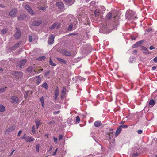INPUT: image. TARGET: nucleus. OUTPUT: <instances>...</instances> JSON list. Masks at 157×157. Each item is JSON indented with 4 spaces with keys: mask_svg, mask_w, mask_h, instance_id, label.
<instances>
[{
    "mask_svg": "<svg viewBox=\"0 0 157 157\" xmlns=\"http://www.w3.org/2000/svg\"><path fill=\"white\" fill-rule=\"evenodd\" d=\"M12 74L17 78H21L23 75V73L22 72L18 71L13 72H12Z\"/></svg>",
    "mask_w": 157,
    "mask_h": 157,
    "instance_id": "obj_1",
    "label": "nucleus"
},
{
    "mask_svg": "<svg viewBox=\"0 0 157 157\" xmlns=\"http://www.w3.org/2000/svg\"><path fill=\"white\" fill-rule=\"evenodd\" d=\"M26 62V59L22 60L21 61H19L17 63L16 67H18L20 68H21L22 66L25 65Z\"/></svg>",
    "mask_w": 157,
    "mask_h": 157,
    "instance_id": "obj_2",
    "label": "nucleus"
},
{
    "mask_svg": "<svg viewBox=\"0 0 157 157\" xmlns=\"http://www.w3.org/2000/svg\"><path fill=\"white\" fill-rule=\"evenodd\" d=\"M120 17L119 14L117 13L115 14V15L113 16V19H114L115 25L117 26L118 25L119 21V18Z\"/></svg>",
    "mask_w": 157,
    "mask_h": 157,
    "instance_id": "obj_3",
    "label": "nucleus"
},
{
    "mask_svg": "<svg viewBox=\"0 0 157 157\" xmlns=\"http://www.w3.org/2000/svg\"><path fill=\"white\" fill-rule=\"evenodd\" d=\"M11 102L12 103H18L20 101L17 97L13 96L11 98Z\"/></svg>",
    "mask_w": 157,
    "mask_h": 157,
    "instance_id": "obj_4",
    "label": "nucleus"
},
{
    "mask_svg": "<svg viewBox=\"0 0 157 157\" xmlns=\"http://www.w3.org/2000/svg\"><path fill=\"white\" fill-rule=\"evenodd\" d=\"M17 12V10L16 9H13L10 12L9 15L11 17H15L16 16V14Z\"/></svg>",
    "mask_w": 157,
    "mask_h": 157,
    "instance_id": "obj_5",
    "label": "nucleus"
},
{
    "mask_svg": "<svg viewBox=\"0 0 157 157\" xmlns=\"http://www.w3.org/2000/svg\"><path fill=\"white\" fill-rule=\"evenodd\" d=\"M55 37L53 35L51 34L49 37L48 40V43L49 44H52L54 41Z\"/></svg>",
    "mask_w": 157,
    "mask_h": 157,
    "instance_id": "obj_6",
    "label": "nucleus"
},
{
    "mask_svg": "<svg viewBox=\"0 0 157 157\" xmlns=\"http://www.w3.org/2000/svg\"><path fill=\"white\" fill-rule=\"evenodd\" d=\"M61 52L63 55L67 56H70L71 54V52L69 51H67L64 49H62Z\"/></svg>",
    "mask_w": 157,
    "mask_h": 157,
    "instance_id": "obj_7",
    "label": "nucleus"
},
{
    "mask_svg": "<svg viewBox=\"0 0 157 157\" xmlns=\"http://www.w3.org/2000/svg\"><path fill=\"white\" fill-rule=\"evenodd\" d=\"M34 68V66H30L27 69V71L31 74H35V71Z\"/></svg>",
    "mask_w": 157,
    "mask_h": 157,
    "instance_id": "obj_8",
    "label": "nucleus"
},
{
    "mask_svg": "<svg viewBox=\"0 0 157 157\" xmlns=\"http://www.w3.org/2000/svg\"><path fill=\"white\" fill-rule=\"evenodd\" d=\"M25 8L32 15H34V13L33 11L30 6L28 5H26L25 6Z\"/></svg>",
    "mask_w": 157,
    "mask_h": 157,
    "instance_id": "obj_9",
    "label": "nucleus"
},
{
    "mask_svg": "<svg viewBox=\"0 0 157 157\" xmlns=\"http://www.w3.org/2000/svg\"><path fill=\"white\" fill-rule=\"evenodd\" d=\"M16 29L17 31L15 33L14 36L16 39H18L20 36L21 33L18 28H17Z\"/></svg>",
    "mask_w": 157,
    "mask_h": 157,
    "instance_id": "obj_10",
    "label": "nucleus"
},
{
    "mask_svg": "<svg viewBox=\"0 0 157 157\" xmlns=\"http://www.w3.org/2000/svg\"><path fill=\"white\" fill-rule=\"evenodd\" d=\"M110 131L107 133V134L109 136L108 138L110 139L112 138H113L114 134V132L113 131V129H110Z\"/></svg>",
    "mask_w": 157,
    "mask_h": 157,
    "instance_id": "obj_11",
    "label": "nucleus"
},
{
    "mask_svg": "<svg viewBox=\"0 0 157 157\" xmlns=\"http://www.w3.org/2000/svg\"><path fill=\"white\" fill-rule=\"evenodd\" d=\"M35 74H39L40 72L41 71H42L43 70V69L41 66H39L35 68Z\"/></svg>",
    "mask_w": 157,
    "mask_h": 157,
    "instance_id": "obj_12",
    "label": "nucleus"
},
{
    "mask_svg": "<svg viewBox=\"0 0 157 157\" xmlns=\"http://www.w3.org/2000/svg\"><path fill=\"white\" fill-rule=\"evenodd\" d=\"M59 94V90L58 87H57L54 91V98L55 100H57Z\"/></svg>",
    "mask_w": 157,
    "mask_h": 157,
    "instance_id": "obj_13",
    "label": "nucleus"
},
{
    "mask_svg": "<svg viewBox=\"0 0 157 157\" xmlns=\"http://www.w3.org/2000/svg\"><path fill=\"white\" fill-rule=\"evenodd\" d=\"M42 20H38L35 21L33 22L32 25L33 26H38L39 25L42 23Z\"/></svg>",
    "mask_w": 157,
    "mask_h": 157,
    "instance_id": "obj_14",
    "label": "nucleus"
},
{
    "mask_svg": "<svg viewBox=\"0 0 157 157\" xmlns=\"http://www.w3.org/2000/svg\"><path fill=\"white\" fill-rule=\"evenodd\" d=\"M15 126L14 125L8 128L6 131L5 133L7 132H10L13 131L15 129Z\"/></svg>",
    "mask_w": 157,
    "mask_h": 157,
    "instance_id": "obj_15",
    "label": "nucleus"
},
{
    "mask_svg": "<svg viewBox=\"0 0 157 157\" xmlns=\"http://www.w3.org/2000/svg\"><path fill=\"white\" fill-rule=\"evenodd\" d=\"M56 5L60 9L63 8L64 6L63 3L61 2H57L56 3Z\"/></svg>",
    "mask_w": 157,
    "mask_h": 157,
    "instance_id": "obj_16",
    "label": "nucleus"
},
{
    "mask_svg": "<svg viewBox=\"0 0 157 157\" xmlns=\"http://www.w3.org/2000/svg\"><path fill=\"white\" fill-rule=\"evenodd\" d=\"M94 124L95 127H98L102 125V124L101 123V121H96L94 122Z\"/></svg>",
    "mask_w": 157,
    "mask_h": 157,
    "instance_id": "obj_17",
    "label": "nucleus"
},
{
    "mask_svg": "<svg viewBox=\"0 0 157 157\" xmlns=\"http://www.w3.org/2000/svg\"><path fill=\"white\" fill-rule=\"evenodd\" d=\"M35 140V139L30 136H28L26 138L25 141L27 142H31L32 141H33Z\"/></svg>",
    "mask_w": 157,
    "mask_h": 157,
    "instance_id": "obj_18",
    "label": "nucleus"
},
{
    "mask_svg": "<svg viewBox=\"0 0 157 157\" xmlns=\"http://www.w3.org/2000/svg\"><path fill=\"white\" fill-rule=\"evenodd\" d=\"M112 16V14L111 12H109L105 17V19L107 20H109L111 18Z\"/></svg>",
    "mask_w": 157,
    "mask_h": 157,
    "instance_id": "obj_19",
    "label": "nucleus"
},
{
    "mask_svg": "<svg viewBox=\"0 0 157 157\" xmlns=\"http://www.w3.org/2000/svg\"><path fill=\"white\" fill-rule=\"evenodd\" d=\"M121 130L122 129L120 127H119L116 132L115 134L116 137H117L118 135H119Z\"/></svg>",
    "mask_w": 157,
    "mask_h": 157,
    "instance_id": "obj_20",
    "label": "nucleus"
},
{
    "mask_svg": "<svg viewBox=\"0 0 157 157\" xmlns=\"http://www.w3.org/2000/svg\"><path fill=\"white\" fill-rule=\"evenodd\" d=\"M57 60L61 63H66V61L64 60V59L59 58H57Z\"/></svg>",
    "mask_w": 157,
    "mask_h": 157,
    "instance_id": "obj_21",
    "label": "nucleus"
},
{
    "mask_svg": "<svg viewBox=\"0 0 157 157\" xmlns=\"http://www.w3.org/2000/svg\"><path fill=\"white\" fill-rule=\"evenodd\" d=\"M155 104V101L153 99L151 100L149 102V105L151 106V107H152Z\"/></svg>",
    "mask_w": 157,
    "mask_h": 157,
    "instance_id": "obj_22",
    "label": "nucleus"
},
{
    "mask_svg": "<svg viewBox=\"0 0 157 157\" xmlns=\"http://www.w3.org/2000/svg\"><path fill=\"white\" fill-rule=\"evenodd\" d=\"M142 41L137 42L133 45V47L136 48L140 46L142 44Z\"/></svg>",
    "mask_w": 157,
    "mask_h": 157,
    "instance_id": "obj_23",
    "label": "nucleus"
},
{
    "mask_svg": "<svg viewBox=\"0 0 157 157\" xmlns=\"http://www.w3.org/2000/svg\"><path fill=\"white\" fill-rule=\"evenodd\" d=\"M55 124V121L54 120H52L51 121H50L49 123L48 124L51 127H54V126Z\"/></svg>",
    "mask_w": 157,
    "mask_h": 157,
    "instance_id": "obj_24",
    "label": "nucleus"
},
{
    "mask_svg": "<svg viewBox=\"0 0 157 157\" xmlns=\"http://www.w3.org/2000/svg\"><path fill=\"white\" fill-rule=\"evenodd\" d=\"M49 63V64L52 66H55L56 65V64L53 62L51 58H50Z\"/></svg>",
    "mask_w": 157,
    "mask_h": 157,
    "instance_id": "obj_25",
    "label": "nucleus"
},
{
    "mask_svg": "<svg viewBox=\"0 0 157 157\" xmlns=\"http://www.w3.org/2000/svg\"><path fill=\"white\" fill-rule=\"evenodd\" d=\"M5 110V107L2 105L0 104V112H3Z\"/></svg>",
    "mask_w": 157,
    "mask_h": 157,
    "instance_id": "obj_26",
    "label": "nucleus"
},
{
    "mask_svg": "<svg viewBox=\"0 0 157 157\" xmlns=\"http://www.w3.org/2000/svg\"><path fill=\"white\" fill-rule=\"evenodd\" d=\"M67 89L65 86H63L62 90L61 93L63 95H64L66 92Z\"/></svg>",
    "mask_w": 157,
    "mask_h": 157,
    "instance_id": "obj_27",
    "label": "nucleus"
},
{
    "mask_svg": "<svg viewBox=\"0 0 157 157\" xmlns=\"http://www.w3.org/2000/svg\"><path fill=\"white\" fill-rule=\"evenodd\" d=\"M35 123L36 125L37 128V129L38 128L40 124V121L38 120H35Z\"/></svg>",
    "mask_w": 157,
    "mask_h": 157,
    "instance_id": "obj_28",
    "label": "nucleus"
},
{
    "mask_svg": "<svg viewBox=\"0 0 157 157\" xmlns=\"http://www.w3.org/2000/svg\"><path fill=\"white\" fill-rule=\"evenodd\" d=\"M94 14L96 17L98 16L99 15V12L98 10H96L94 11Z\"/></svg>",
    "mask_w": 157,
    "mask_h": 157,
    "instance_id": "obj_29",
    "label": "nucleus"
},
{
    "mask_svg": "<svg viewBox=\"0 0 157 157\" xmlns=\"http://www.w3.org/2000/svg\"><path fill=\"white\" fill-rule=\"evenodd\" d=\"M58 25V23L57 22L55 23L50 28V29H52L55 28L57 25Z\"/></svg>",
    "mask_w": 157,
    "mask_h": 157,
    "instance_id": "obj_30",
    "label": "nucleus"
},
{
    "mask_svg": "<svg viewBox=\"0 0 157 157\" xmlns=\"http://www.w3.org/2000/svg\"><path fill=\"white\" fill-rule=\"evenodd\" d=\"M143 52L146 54H149V52H147L148 50L147 48L144 47H143Z\"/></svg>",
    "mask_w": 157,
    "mask_h": 157,
    "instance_id": "obj_31",
    "label": "nucleus"
},
{
    "mask_svg": "<svg viewBox=\"0 0 157 157\" xmlns=\"http://www.w3.org/2000/svg\"><path fill=\"white\" fill-rule=\"evenodd\" d=\"M42 86L43 88L46 89H47L48 87L47 83L46 82L42 84Z\"/></svg>",
    "mask_w": 157,
    "mask_h": 157,
    "instance_id": "obj_32",
    "label": "nucleus"
},
{
    "mask_svg": "<svg viewBox=\"0 0 157 157\" xmlns=\"http://www.w3.org/2000/svg\"><path fill=\"white\" fill-rule=\"evenodd\" d=\"M73 28V24L71 23L69 25L68 28V30L69 31H71L72 30Z\"/></svg>",
    "mask_w": 157,
    "mask_h": 157,
    "instance_id": "obj_33",
    "label": "nucleus"
},
{
    "mask_svg": "<svg viewBox=\"0 0 157 157\" xmlns=\"http://www.w3.org/2000/svg\"><path fill=\"white\" fill-rule=\"evenodd\" d=\"M45 58V57L44 56H41L37 58L36 60L39 61H41L44 60Z\"/></svg>",
    "mask_w": 157,
    "mask_h": 157,
    "instance_id": "obj_34",
    "label": "nucleus"
},
{
    "mask_svg": "<svg viewBox=\"0 0 157 157\" xmlns=\"http://www.w3.org/2000/svg\"><path fill=\"white\" fill-rule=\"evenodd\" d=\"M17 18L18 20H23L24 18V17L23 15H21L18 17Z\"/></svg>",
    "mask_w": 157,
    "mask_h": 157,
    "instance_id": "obj_35",
    "label": "nucleus"
},
{
    "mask_svg": "<svg viewBox=\"0 0 157 157\" xmlns=\"http://www.w3.org/2000/svg\"><path fill=\"white\" fill-rule=\"evenodd\" d=\"M139 153L137 152H134L132 155V156H136L137 157L139 155Z\"/></svg>",
    "mask_w": 157,
    "mask_h": 157,
    "instance_id": "obj_36",
    "label": "nucleus"
},
{
    "mask_svg": "<svg viewBox=\"0 0 157 157\" xmlns=\"http://www.w3.org/2000/svg\"><path fill=\"white\" fill-rule=\"evenodd\" d=\"M32 133L34 134L36 133V130L35 127L34 126H33L32 128Z\"/></svg>",
    "mask_w": 157,
    "mask_h": 157,
    "instance_id": "obj_37",
    "label": "nucleus"
},
{
    "mask_svg": "<svg viewBox=\"0 0 157 157\" xmlns=\"http://www.w3.org/2000/svg\"><path fill=\"white\" fill-rule=\"evenodd\" d=\"M36 77L38 78V79L36 81V84L37 85H38L40 83V81H41V79L40 77V76H37Z\"/></svg>",
    "mask_w": 157,
    "mask_h": 157,
    "instance_id": "obj_38",
    "label": "nucleus"
},
{
    "mask_svg": "<svg viewBox=\"0 0 157 157\" xmlns=\"http://www.w3.org/2000/svg\"><path fill=\"white\" fill-rule=\"evenodd\" d=\"M21 42H19L15 44V45L13 47L14 48H17L19 46V45L21 44Z\"/></svg>",
    "mask_w": 157,
    "mask_h": 157,
    "instance_id": "obj_39",
    "label": "nucleus"
},
{
    "mask_svg": "<svg viewBox=\"0 0 157 157\" xmlns=\"http://www.w3.org/2000/svg\"><path fill=\"white\" fill-rule=\"evenodd\" d=\"M39 148H40V145L39 144H37L36 147V149L37 152H38L39 151Z\"/></svg>",
    "mask_w": 157,
    "mask_h": 157,
    "instance_id": "obj_40",
    "label": "nucleus"
},
{
    "mask_svg": "<svg viewBox=\"0 0 157 157\" xmlns=\"http://www.w3.org/2000/svg\"><path fill=\"white\" fill-rule=\"evenodd\" d=\"M7 30L6 29H4L1 30V33L3 34H5L7 32Z\"/></svg>",
    "mask_w": 157,
    "mask_h": 157,
    "instance_id": "obj_41",
    "label": "nucleus"
},
{
    "mask_svg": "<svg viewBox=\"0 0 157 157\" xmlns=\"http://www.w3.org/2000/svg\"><path fill=\"white\" fill-rule=\"evenodd\" d=\"M76 122L78 123L80 121V119L79 116H77L76 118Z\"/></svg>",
    "mask_w": 157,
    "mask_h": 157,
    "instance_id": "obj_42",
    "label": "nucleus"
},
{
    "mask_svg": "<svg viewBox=\"0 0 157 157\" xmlns=\"http://www.w3.org/2000/svg\"><path fill=\"white\" fill-rule=\"evenodd\" d=\"M119 127H120L122 129V128H127L128 126L124 125H122L119 126Z\"/></svg>",
    "mask_w": 157,
    "mask_h": 157,
    "instance_id": "obj_43",
    "label": "nucleus"
},
{
    "mask_svg": "<svg viewBox=\"0 0 157 157\" xmlns=\"http://www.w3.org/2000/svg\"><path fill=\"white\" fill-rule=\"evenodd\" d=\"M66 3H69L71 2L72 0H63Z\"/></svg>",
    "mask_w": 157,
    "mask_h": 157,
    "instance_id": "obj_44",
    "label": "nucleus"
},
{
    "mask_svg": "<svg viewBox=\"0 0 157 157\" xmlns=\"http://www.w3.org/2000/svg\"><path fill=\"white\" fill-rule=\"evenodd\" d=\"M63 135H62V134L60 135L59 136V140H62V139L63 138Z\"/></svg>",
    "mask_w": 157,
    "mask_h": 157,
    "instance_id": "obj_45",
    "label": "nucleus"
},
{
    "mask_svg": "<svg viewBox=\"0 0 157 157\" xmlns=\"http://www.w3.org/2000/svg\"><path fill=\"white\" fill-rule=\"evenodd\" d=\"M50 73V71H48L47 72H46L44 74V76H48Z\"/></svg>",
    "mask_w": 157,
    "mask_h": 157,
    "instance_id": "obj_46",
    "label": "nucleus"
},
{
    "mask_svg": "<svg viewBox=\"0 0 157 157\" xmlns=\"http://www.w3.org/2000/svg\"><path fill=\"white\" fill-rule=\"evenodd\" d=\"M53 139H54V142L56 143H57V141H58L57 138H56L55 137H54Z\"/></svg>",
    "mask_w": 157,
    "mask_h": 157,
    "instance_id": "obj_47",
    "label": "nucleus"
},
{
    "mask_svg": "<svg viewBox=\"0 0 157 157\" xmlns=\"http://www.w3.org/2000/svg\"><path fill=\"white\" fill-rule=\"evenodd\" d=\"M137 133L138 134H141L142 133V131L141 130H139L137 131Z\"/></svg>",
    "mask_w": 157,
    "mask_h": 157,
    "instance_id": "obj_48",
    "label": "nucleus"
},
{
    "mask_svg": "<svg viewBox=\"0 0 157 157\" xmlns=\"http://www.w3.org/2000/svg\"><path fill=\"white\" fill-rule=\"evenodd\" d=\"M40 101L41 102L44 101V97L43 96H42L40 98Z\"/></svg>",
    "mask_w": 157,
    "mask_h": 157,
    "instance_id": "obj_49",
    "label": "nucleus"
},
{
    "mask_svg": "<svg viewBox=\"0 0 157 157\" xmlns=\"http://www.w3.org/2000/svg\"><path fill=\"white\" fill-rule=\"evenodd\" d=\"M29 42H31L32 40V37L31 36H29Z\"/></svg>",
    "mask_w": 157,
    "mask_h": 157,
    "instance_id": "obj_50",
    "label": "nucleus"
},
{
    "mask_svg": "<svg viewBox=\"0 0 157 157\" xmlns=\"http://www.w3.org/2000/svg\"><path fill=\"white\" fill-rule=\"evenodd\" d=\"M5 90V88H1L0 89V92H2Z\"/></svg>",
    "mask_w": 157,
    "mask_h": 157,
    "instance_id": "obj_51",
    "label": "nucleus"
},
{
    "mask_svg": "<svg viewBox=\"0 0 157 157\" xmlns=\"http://www.w3.org/2000/svg\"><path fill=\"white\" fill-rule=\"evenodd\" d=\"M57 150H58V149L57 148L55 150V151L53 153V154H52L53 155H55L56 154V153L57 152Z\"/></svg>",
    "mask_w": 157,
    "mask_h": 157,
    "instance_id": "obj_52",
    "label": "nucleus"
},
{
    "mask_svg": "<svg viewBox=\"0 0 157 157\" xmlns=\"http://www.w3.org/2000/svg\"><path fill=\"white\" fill-rule=\"evenodd\" d=\"M26 134H25L24 135L21 137V139H25L26 140V138L27 137L25 136Z\"/></svg>",
    "mask_w": 157,
    "mask_h": 157,
    "instance_id": "obj_53",
    "label": "nucleus"
},
{
    "mask_svg": "<svg viewBox=\"0 0 157 157\" xmlns=\"http://www.w3.org/2000/svg\"><path fill=\"white\" fill-rule=\"evenodd\" d=\"M22 131L21 130H20L18 132V136H20V134H21L22 133Z\"/></svg>",
    "mask_w": 157,
    "mask_h": 157,
    "instance_id": "obj_54",
    "label": "nucleus"
},
{
    "mask_svg": "<svg viewBox=\"0 0 157 157\" xmlns=\"http://www.w3.org/2000/svg\"><path fill=\"white\" fill-rule=\"evenodd\" d=\"M155 48V47H154L153 46H151L149 47V49L151 50H152V49H154Z\"/></svg>",
    "mask_w": 157,
    "mask_h": 157,
    "instance_id": "obj_55",
    "label": "nucleus"
},
{
    "mask_svg": "<svg viewBox=\"0 0 157 157\" xmlns=\"http://www.w3.org/2000/svg\"><path fill=\"white\" fill-rule=\"evenodd\" d=\"M153 61L155 62H157V56L153 59Z\"/></svg>",
    "mask_w": 157,
    "mask_h": 157,
    "instance_id": "obj_56",
    "label": "nucleus"
},
{
    "mask_svg": "<svg viewBox=\"0 0 157 157\" xmlns=\"http://www.w3.org/2000/svg\"><path fill=\"white\" fill-rule=\"evenodd\" d=\"M15 151V150H13L10 153L9 156H11L13 154V153Z\"/></svg>",
    "mask_w": 157,
    "mask_h": 157,
    "instance_id": "obj_57",
    "label": "nucleus"
},
{
    "mask_svg": "<svg viewBox=\"0 0 157 157\" xmlns=\"http://www.w3.org/2000/svg\"><path fill=\"white\" fill-rule=\"evenodd\" d=\"M156 67H156L155 66H153L152 67V70H155L156 69Z\"/></svg>",
    "mask_w": 157,
    "mask_h": 157,
    "instance_id": "obj_58",
    "label": "nucleus"
},
{
    "mask_svg": "<svg viewBox=\"0 0 157 157\" xmlns=\"http://www.w3.org/2000/svg\"><path fill=\"white\" fill-rule=\"evenodd\" d=\"M133 53L134 54H136L137 53V50H134L133 52Z\"/></svg>",
    "mask_w": 157,
    "mask_h": 157,
    "instance_id": "obj_59",
    "label": "nucleus"
},
{
    "mask_svg": "<svg viewBox=\"0 0 157 157\" xmlns=\"http://www.w3.org/2000/svg\"><path fill=\"white\" fill-rule=\"evenodd\" d=\"M0 7L1 8H4L5 6L3 5L0 4Z\"/></svg>",
    "mask_w": 157,
    "mask_h": 157,
    "instance_id": "obj_60",
    "label": "nucleus"
},
{
    "mask_svg": "<svg viewBox=\"0 0 157 157\" xmlns=\"http://www.w3.org/2000/svg\"><path fill=\"white\" fill-rule=\"evenodd\" d=\"M42 105L43 107H44V101L41 102Z\"/></svg>",
    "mask_w": 157,
    "mask_h": 157,
    "instance_id": "obj_61",
    "label": "nucleus"
},
{
    "mask_svg": "<svg viewBox=\"0 0 157 157\" xmlns=\"http://www.w3.org/2000/svg\"><path fill=\"white\" fill-rule=\"evenodd\" d=\"M124 121H121L120 123V124H124Z\"/></svg>",
    "mask_w": 157,
    "mask_h": 157,
    "instance_id": "obj_62",
    "label": "nucleus"
},
{
    "mask_svg": "<svg viewBox=\"0 0 157 157\" xmlns=\"http://www.w3.org/2000/svg\"><path fill=\"white\" fill-rule=\"evenodd\" d=\"M3 71V69L1 67H0V71Z\"/></svg>",
    "mask_w": 157,
    "mask_h": 157,
    "instance_id": "obj_63",
    "label": "nucleus"
},
{
    "mask_svg": "<svg viewBox=\"0 0 157 157\" xmlns=\"http://www.w3.org/2000/svg\"><path fill=\"white\" fill-rule=\"evenodd\" d=\"M41 10H43L44 9V7H41Z\"/></svg>",
    "mask_w": 157,
    "mask_h": 157,
    "instance_id": "obj_64",
    "label": "nucleus"
}]
</instances>
